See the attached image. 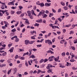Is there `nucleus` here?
I'll return each instance as SVG.
<instances>
[{
	"label": "nucleus",
	"mask_w": 77,
	"mask_h": 77,
	"mask_svg": "<svg viewBox=\"0 0 77 77\" xmlns=\"http://www.w3.org/2000/svg\"><path fill=\"white\" fill-rule=\"evenodd\" d=\"M29 54V52H27L26 53H24L23 54V56H26V55H28Z\"/></svg>",
	"instance_id": "aec40b11"
},
{
	"label": "nucleus",
	"mask_w": 77,
	"mask_h": 77,
	"mask_svg": "<svg viewBox=\"0 0 77 77\" xmlns=\"http://www.w3.org/2000/svg\"><path fill=\"white\" fill-rule=\"evenodd\" d=\"M45 13H46V14H48V13H49V11H48V10H46L45 11Z\"/></svg>",
	"instance_id": "680f3d73"
},
{
	"label": "nucleus",
	"mask_w": 77,
	"mask_h": 77,
	"mask_svg": "<svg viewBox=\"0 0 77 77\" xmlns=\"http://www.w3.org/2000/svg\"><path fill=\"white\" fill-rule=\"evenodd\" d=\"M71 48L73 50H75V47H74L72 46L71 47Z\"/></svg>",
	"instance_id": "473e14b6"
},
{
	"label": "nucleus",
	"mask_w": 77,
	"mask_h": 77,
	"mask_svg": "<svg viewBox=\"0 0 77 77\" xmlns=\"http://www.w3.org/2000/svg\"><path fill=\"white\" fill-rule=\"evenodd\" d=\"M33 9L34 11H36V6L35 5L33 6Z\"/></svg>",
	"instance_id": "e433bc0d"
},
{
	"label": "nucleus",
	"mask_w": 77,
	"mask_h": 77,
	"mask_svg": "<svg viewBox=\"0 0 77 77\" xmlns=\"http://www.w3.org/2000/svg\"><path fill=\"white\" fill-rule=\"evenodd\" d=\"M14 72H17V69L16 68H14Z\"/></svg>",
	"instance_id": "58836bf2"
},
{
	"label": "nucleus",
	"mask_w": 77,
	"mask_h": 77,
	"mask_svg": "<svg viewBox=\"0 0 77 77\" xmlns=\"http://www.w3.org/2000/svg\"><path fill=\"white\" fill-rule=\"evenodd\" d=\"M12 44H8V47H11V46H12Z\"/></svg>",
	"instance_id": "bf43d9fd"
},
{
	"label": "nucleus",
	"mask_w": 77,
	"mask_h": 77,
	"mask_svg": "<svg viewBox=\"0 0 77 77\" xmlns=\"http://www.w3.org/2000/svg\"><path fill=\"white\" fill-rule=\"evenodd\" d=\"M61 55L63 57L65 56V52H63L61 54Z\"/></svg>",
	"instance_id": "c756f323"
},
{
	"label": "nucleus",
	"mask_w": 77,
	"mask_h": 77,
	"mask_svg": "<svg viewBox=\"0 0 77 77\" xmlns=\"http://www.w3.org/2000/svg\"><path fill=\"white\" fill-rule=\"evenodd\" d=\"M55 61L56 62V61H57L58 60H59V56H58V57L55 58L54 57V58Z\"/></svg>",
	"instance_id": "9d476101"
},
{
	"label": "nucleus",
	"mask_w": 77,
	"mask_h": 77,
	"mask_svg": "<svg viewBox=\"0 0 77 77\" xmlns=\"http://www.w3.org/2000/svg\"><path fill=\"white\" fill-rule=\"evenodd\" d=\"M53 15V13H50L49 15V17H52Z\"/></svg>",
	"instance_id": "a18cd8bd"
},
{
	"label": "nucleus",
	"mask_w": 77,
	"mask_h": 77,
	"mask_svg": "<svg viewBox=\"0 0 77 77\" xmlns=\"http://www.w3.org/2000/svg\"><path fill=\"white\" fill-rule=\"evenodd\" d=\"M27 13L28 14L29 16H31L32 15V12L30 11H28Z\"/></svg>",
	"instance_id": "6e6552de"
},
{
	"label": "nucleus",
	"mask_w": 77,
	"mask_h": 77,
	"mask_svg": "<svg viewBox=\"0 0 77 77\" xmlns=\"http://www.w3.org/2000/svg\"><path fill=\"white\" fill-rule=\"evenodd\" d=\"M71 26V24H69V25H65V26H63V27H69Z\"/></svg>",
	"instance_id": "4468645a"
},
{
	"label": "nucleus",
	"mask_w": 77,
	"mask_h": 77,
	"mask_svg": "<svg viewBox=\"0 0 77 77\" xmlns=\"http://www.w3.org/2000/svg\"><path fill=\"white\" fill-rule=\"evenodd\" d=\"M65 77H68V75L67 73H66L65 74Z\"/></svg>",
	"instance_id": "774afa93"
},
{
	"label": "nucleus",
	"mask_w": 77,
	"mask_h": 77,
	"mask_svg": "<svg viewBox=\"0 0 77 77\" xmlns=\"http://www.w3.org/2000/svg\"><path fill=\"white\" fill-rule=\"evenodd\" d=\"M43 18H47L48 17V15L45 14L42 15Z\"/></svg>",
	"instance_id": "1a4fd4ad"
},
{
	"label": "nucleus",
	"mask_w": 77,
	"mask_h": 77,
	"mask_svg": "<svg viewBox=\"0 0 77 77\" xmlns=\"http://www.w3.org/2000/svg\"><path fill=\"white\" fill-rule=\"evenodd\" d=\"M72 69H73V70H76V68H75V67H73L72 68Z\"/></svg>",
	"instance_id": "13d9d810"
},
{
	"label": "nucleus",
	"mask_w": 77,
	"mask_h": 77,
	"mask_svg": "<svg viewBox=\"0 0 77 77\" xmlns=\"http://www.w3.org/2000/svg\"><path fill=\"white\" fill-rule=\"evenodd\" d=\"M61 4L63 6H65V3L63 2H61Z\"/></svg>",
	"instance_id": "b1692460"
},
{
	"label": "nucleus",
	"mask_w": 77,
	"mask_h": 77,
	"mask_svg": "<svg viewBox=\"0 0 77 77\" xmlns=\"http://www.w3.org/2000/svg\"><path fill=\"white\" fill-rule=\"evenodd\" d=\"M8 11V10H6V16H8V15H9V13L8 12H7Z\"/></svg>",
	"instance_id": "c9c22d12"
},
{
	"label": "nucleus",
	"mask_w": 77,
	"mask_h": 77,
	"mask_svg": "<svg viewBox=\"0 0 77 77\" xmlns=\"http://www.w3.org/2000/svg\"><path fill=\"white\" fill-rule=\"evenodd\" d=\"M51 35V33H48V35L47 37H49V36H50V35Z\"/></svg>",
	"instance_id": "052dcab7"
},
{
	"label": "nucleus",
	"mask_w": 77,
	"mask_h": 77,
	"mask_svg": "<svg viewBox=\"0 0 77 77\" xmlns=\"http://www.w3.org/2000/svg\"><path fill=\"white\" fill-rule=\"evenodd\" d=\"M64 41H65V40H64V39L60 41V43L61 44H63V42H64Z\"/></svg>",
	"instance_id": "2f4dec72"
},
{
	"label": "nucleus",
	"mask_w": 77,
	"mask_h": 77,
	"mask_svg": "<svg viewBox=\"0 0 77 77\" xmlns=\"http://www.w3.org/2000/svg\"><path fill=\"white\" fill-rule=\"evenodd\" d=\"M41 70H38V72H37V74H39L40 72L41 73Z\"/></svg>",
	"instance_id": "5fc2aeb1"
},
{
	"label": "nucleus",
	"mask_w": 77,
	"mask_h": 77,
	"mask_svg": "<svg viewBox=\"0 0 77 77\" xmlns=\"http://www.w3.org/2000/svg\"><path fill=\"white\" fill-rule=\"evenodd\" d=\"M42 19H38L36 20V22H37L38 23H42Z\"/></svg>",
	"instance_id": "0eeeda50"
},
{
	"label": "nucleus",
	"mask_w": 77,
	"mask_h": 77,
	"mask_svg": "<svg viewBox=\"0 0 77 77\" xmlns=\"http://www.w3.org/2000/svg\"><path fill=\"white\" fill-rule=\"evenodd\" d=\"M11 31L12 32H16V29L15 28H14V29H12Z\"/></svg>",
	"instance_id": "72a5a7b5"
},
{
	"label": "nucleus",
	"mask_w": 77,
	"mask_h": 77,
	"mask_svg": "<svg viewBox=\"0 0 77 77\" xmlns=\"http://www.w3.org/2000/svg\"><path fill=\"white\" fill-rule=\"evenodd\" d=\"M33 72L32 70H31L29 72V74H31V75H32L33 74Z\"/></svg>",
	"instance_id": "4c0bfd02"
},
{
	"label": "nucleus",
	"mask_w": 77,
	"mask_h": 77,
	"mask_svg": "<svg viewBox=\"0 0 77 77\" xmlns=\"http://www.w3.org/2000/svg\"><path fill=\"white\" fill-rule=\"evenodd\" d=\"M3 66H6V64H4L0 65L1 68H2V67H3Z\"/></svg>",
	"instance_id": "5701e85b"
},
{
	"label": "nucleus",
	"mask_w": 77,
	"mask_h": 77,
	"mask_svg": "<svg viewBox=\"0 0 77 77\" xmlns=\"http://www.w3.org/2000/svg\"><path fill=\"white\" fill-rule=\"evenodd\" d=\"M14 47L11 48L8 51H10V53H12L13 51H14Z\"/></svg>",
	"instance_id": "423d86ee"
},
{
	"label": "nucleus",
	"mask_w": 77,
	"mask_h": 77,
	"mask_svg": "<svg viewBox=\"0 0 77 77\" xmlns=\"http://www.w3.org/2000/svg\"><path fill=\"white\" fill-rule=\"evenodd\" d=\"M24 16V13H22L20 14V17H23Z\"/></svg>",
	"instance_id": "393cba45"
},
{
	"label": "nucleus",
	"mask_w": 77,
	"mask_h": 77,
	"mask_svg": "<svg viewBox=\"0 0 77 77\" xmlns=\"http://www.w3.org/2000/svg\"><path fill=\"white\" fill-rule=\"evenodd\" d=\"M63 9H64V10H65V11L66 10H68V7H66V6H64L63 7Z\"/></svg>",
	"instance_id": "bb28decb"
},
{
	"label": "nucleus",
	"mask_w": 77,
	"mask_h": 77,
	"mask_svg": "<svg viewBox=\"0 0 77 77\" xmlns=\"http://www.w3.org/2000/svg\"><path fill=\"white\" fill-rule=\"evenodd\" d=\"M31 38L32 39H36V38L35 37H34L33 36H32L31 37Z\"/></svg>",
	"instance_id": "a19ab883"
},
{
	"label": "nucleus",
	"mask_w": 77,
	"mask_h": 77,
	"mask_svg": "<svg viewBox=\"0 0 77 77\" xmlns=\"http://www.w3.org/2000/svg\"><path fill=\"white\" fill-rule=\"evenodd\" d=\"M52 69H51L47 71V72L48 73H51V74H53L54 72H52Z\"/></svg>",
	"instance_id": "7ed1b4c3"
},
{
	"label": "nucleus",
	"mask_w": 77,
	"mask_h": 77,
	"mask_svg": "<svg viewBox=\"0 0 77 77\" xmlns=\"http://www.w3.org/2000/svg\"><path fill=\"white\" fill-rule=\"evenodd\" d=\"M74 44H77V39H75L74 40Z\"/></svg>",
	"instance_id": "3c124183"
},
{
	"label": "nucleus",
	"mask_w": 77,
	"mask_h": 77,
	"mask_svg": "<svg viewBox=\"0 0 77 77\" xmlns=\"http://www.w3.org/2000/svg\"><path fill=\"white\" fill-rule=\"evenodd\" d=\"M58 23V20H56L55 21V24H57V23Z\"/></svg>",
	"instance_id": "09e8293b"
},
{
	"label": "nucleus",
	"mask_w": 77,
	"mask_h": 77,
	"mask_svg": "<svg viewBox=\"0 0 77 77\" xmlns=\"http://www.w3.org/2000/svg\"><path fill=\"white\" fill-rule=\"evenodd\" d=\"M17 38V36H14L11 38V39L12 40H14V38Z\"/></svg>",
	"instance_id": "c85d7f7f"
},
{
	"label": "nucleus",
	"mask_w": 77,
	"mask_h": 77,
	"mask_svg": "<svg viewBox=\"0 0 77 77\" xmlns=\"http://www.w3.org/2000/svg\"><path fill=\"white\" fill-rule=\"evenodd\" d=\"M1 9H5V7H4V5H2V6L1 7Z\"/></svg>",
	"instance_id": "e2e57ef3"
},
{
	"label": "nucleus",
	"mask_w": 77,
	"mask_h": 77,
	"mask_svg": "<svg viewBox=\"0 0 77 77\" xmlns=\"http://www.w3.org/2000/svg\"><path fill=\"white\" fill-rule=\"evenodd\" d=\"M25 65L27 67H28V66H29V64H28V63H27V62H25Z\"/></svg>",
	"instance_id": "49530a36"
},
{
	"label": "nucleus",
	"mask_w": 77,
	"mask_h": 77,
	"mask_svg": "<svg viewBox=\"0 0 77 77\" xmlns=\"http://www.w3.org/2000/svg\"><path fill=\"white\" fill-rule=\"evenodd\" d=\"M21 11H18L16 13L17 15H20L21 14Z\"/></svg>",
	"instance_id": "412c9836"
},
{
	"label": "nucleus",
	"mask_w": 77,
	"mask_h": 77,
	"mask_svg": "<svg viewBox=\"0 0 77 77\" xmlns=\"http://www.w3.org/2000/svg\"><path fill=\"white\" fill-rule=\"evenodd\" d=\"M59 66L60 67V68H65V66H63V65H62L61 63H59Z\"/></svg>",
	"instance_id": "ddd939ff"
},
{
	"label": "nucleus",
	"mask_w": 77,
	"mask_h": 77,
	"mask_svg": "<svg viewBox=\"0 0 77 77\" xmlns=\"http://www.w3.org/2000/svg\"><path fill=\"white\" fill-rule=\"evenodd\" d=\"M48 61V59H45V60H44V63H45L46 62H47Z\"/></svg>",
	"instance_id": "603ef678"
},
{
	"label": "nucleus",
	"mask_w": 77,
	"mask_h": 77,
	"mask_svg": "<svg viewBox=\"0 0 77 77\" xmlns=\"http://www.w3.org/2000/svg\"><path fill=\"white\" fill-rule=\"evenodd\" d=\"M32 50L34 51H37V49L33 48Z\"/></svg>",
	"instance_id": "de8ad7c7"
},
{
	"label": "nucleus",
	"mask_w": 77,
	"mask_h": 77,
	"mask_svg": "<svg viewBox=\"0 0 77 77\" xmlns=\"http://www.w3.org/2000/svg\"><path fill=\"white\" fill-rule=\"evenodd\" d=\"M35 42V40H33V41H31L30 42H29V44H33Z\"/></svg>",
	"instance_id": "dca6fc26"
},
{
	"label": "nucleus",
	"mask_w": 77,
	"mask_h": 77,
	"mask_svg": "<svg viewBox=\"0 0 77 77\" xmlns=\"http://www.w3.org/2000/svg\"><path fill=\"white\" fill-rule=\"evenodd\" d=\"M25 44L26 45H29V41L27 40H26L25 41Z\"/></svg>",
	"instance_id": "20e7f679"
},
{
	"label": "nucleus",
	"mask_w": 77,
	"mask_h": 77,
	"mask_svg": "<svg viewBox=\"0 0 77 77\" xmlns=\"http://www.w3.org/2000/svg\"><path fill=\"white\" fill-rule=\"evenodd\" d=\"M20 59L21 60H24V59H25V58H24V57H20Z\"/></svg>",
	"instance_id": "ea45409f"
},
{
	"label": "nucleus",
	"mask_w": 77,
	"mask_h": 77,
	"mask_svg": "<svg viewBox=\"0 0 77 77\" xmlns=\"http://www.w3.org/2000/svg\"><path fill=\"white\" fill-rule=\"evenodd\" d=\"M12 71V69H10V70H8L7 72L8 74H10L11 72V71Z\"/></svg>",
	"instance_id": "6ab92c4d"
},
{
	"label": "nucleus",
	"mask_w": 77,
	"mask_h": 77,
	"mask_svg": "<svg viewBox=\"0 0 77 77\" xmlns=\"http://www.w3.org/2000/svg\"><path fill=\"white\" fill-rule=\"evenodd\" d=\"M25 23H26V24H29V21H28V20H25Z\"/></svg>",
	"instance_id": "79ce46f5"
},
{
	"label": "nucleus",
	"mask_w": 77,
	"mask_h": 77,
	"mask_svg": "<svg viewBox=\"0 0 77 77\" xmlns=\"http://www.w3.org/2000/svg\"><path fill=\"white\" fill-rule=\"evenodd\" d=\"M45 66V65L43 64L40 67L41 68H44Z\"/></svg>",
	"instance_id": "6e6d98bb"
},
{
	"label": "nucleus",
	"mask_w": 77,
	"mask_h": 77,
	"mask_svg": "<svg viewBox=\"0 0 77 77\" xmlns=\"http://www.w3.org/2000/svg\"><path fill=\"white\" fill-rule=\"evenodd\" d=\"M3 72L5 74H6V73H7V71H6V70H3Z\"/></svg>",
	"instance_id": "4d7b16f0"
},
{
	"label": "nucleus",
	"mask_w": 77,
	"mask_h": 77,
	"mask_svg": "<svg viewBox=\"0 0 77 77\" xmlns=\"http://www.w3.org/2000/svg\"><path fill=\"white\" fill-rule=\"evenodd\" d=\"M56 28H57V29H59V28L58 26H54V29H56Z\"/></svg>",
	"instance_id": "c03bdc74"
},
{
	"label": "nucleus",
	"mask_w": 77,
	"mask_h": 77,
	"mask_svg": "<svg viewBox=\"0 0 77 77\" xmlns=\"http://www.w3.org/2000/svg\"><path fill=\"white\" fill-rule=\"evenodd\" d=\"M4 23L5 24H8V22L6 21H4Z\"/></svg>",
	"instance_id": "69168bd1"
},
{
	"label": "nucleus",
	"mask_w": 77,
	"mask_h": 77,
	"mask_svg": "<svg viewBox=\"0 0 77 77\" xmlns=\"http://www.w3.org/2000/svg\"><path fill=\"white\" fill-rule=\"evenodd\" d=\"M57 20L60 22H62V19H61L60 18H58Z\"/></svg>",
	"instance_id": "f704fd0d"
},
{
	"label": "nucleus",
	"mask_w": 77,
	"mask_h": 77,
	"mask_svg": "<svg viewBox=\"0 0 77 77\" xmlns=\"http://www.w3.org/2000/svg\"><path fill=\"white\" fill-rule=\"evenodd\" d=\"M45 43L48 44H52V42L50 40L48 39L45 41Z\"/></svg>",
	"instance_id": "f257e3e1"
},
{
	"label": "nucleus",
	"mask_w": 77,
	"mask_h": 77,
	"mask_svg": "<svg viewBox=\"0 0 77 77\" xmlns=\"http://www.w3.org/2000/svg\"><path fill=\"white\" fill-rule=\"evenodd\" d=\"M61 8L59 9L58 11V12H61Z\"/></svg>",
	"instance_id": "0e129e2a"
},
{
	"label": "nucleus",
	"mask_w": 77,
	"mask_h": 77,
	"mask_svg": "<svg viewBox=\"0 0 77 77\" xmlns=\"http://www.w3.org/2000/svg\"><path fill=\"white\" fill-rule=\"evenodd\" d=\"M51 3H45V6H50Z\"/></svg>",
	"instance_id": "f8f14e48"
},
{
	"label": "nucleus",
	"mask_w": 77,
	"mask_h": 77,
	"mask_svg": "<svg viewBox=\"0 0 77 77\" xmlns=\"http://www.w3.org/2000/svg\"><path fill=\"white\" fill-rule=\"evenodd\" d=\"M31 35H33V34L35 33V34H36V32L35 31H31Z\"/></svg>",
	"instance_id": "2eb2a0df"
},
{
	"label": "nucleus",
	"mask_w": 77,
	"mask_h": 77,
	"mask_svg": "<svg viewBox=\"0 0 77 77\" xmlns=\"http://www.w3.org/2000/svg\"><path fill=\"white\" fill-rule=\"evenodd\" d=\"M19 50L20 51V52L21 51H24V50L23 49H20Z\"/></svg>",
	"instance_id": "864d4df0"
},
{
	"label": "nucleus",
	"mask_w": 77,
	"mask_h": 77,
	"mask_svg": "<svg viewBox=\"0 0 77 77\" xmlns=\"http://www.w3.org/2000/svg\"><path fill=\"white\" fill-rule=\"evenodd\" d=\"M16 39L15 40V42H17L19 41V38H16Z\"/></svg>",
	"instance_id": "a211bd4d"
},
{
	"label": "nucleus",
	"mask_w": 77,
	"mask_h": 77,
	"mask_svg": "<svg viewBox=\"0 0 77 77\" xmlns=\"http://www.w3.org/2000/svg\"><path fill=\"white\" fill-rule=\"evenodd\" d=\"M31 57L32 58V59H35V56L33 54H32L29 57L30 58H31Z\"/></svg>",
	"instance_id": "f3484780"
},
{
	"label": "nucleus",
	"mask_w": 77,
	"mask_h": 77,
	"mask_svg": "<svg viewBox=\"0 0 77 77\" xmlns=\"http://www.w3.org/2000/svg\"><path fill=\"white\" fill-rule=\"evenodd\" d=\"M33 51H32V49H29V56H30L32 54V52Z\"/></svg>",
	"instance_id": "39448f33"
},
{
	"label": "nucleus",
	"mask_w": 77,
	"mask_h": 77,
	"mask_svg": "<svg viewBox=\"0 0 77 77\" xmlns=\"http://www.w3.org/2000/svg\"><path fill=\"white\" fill-rule=\"evenodd\" d=\"M37 47H38L39 48V47H41L42 46V45H37Z\"/></svg>",
	"instance_id": "8fccbe9b"
},
{
	"label": "nucleus",
	"mask_w": 77,
	"mask_h": 77,
	"mask_svg": "<svg viewBox=\"0 0 77 77\" xmlns=\"http://www.w3.org/2000/svg\"><path fill=\"white\" fill-rule=\"evenodd\" d=\"M41 6H45V5H44V4H43V3H41L39 5Z\"/></svg>",
	"instance_id": "7c9ffc66"
},
{
	"label": "nucleus",
	"mask_w": 77,
	"mask_h": 77,
	"mask_svg": "<svg viewBox=\"0 0 77 77\" xmlns=\"http://www.w3.org/2000/svg\"><path fill=\"white\" fill-rule=\"evenodd\" d=\"M45 11L44 10H42L40 12V13H41V15H43V14H45Z\"/></svg>",
	"instance_id": "9b49d317"
},
{
	"label": "nucleus",
	"mask_w": 77,
	"mask_h": 77,
	"mask_svg": "<svg viewBox=\"0 0 77 77\" xmlns=\"http://www.w3.org/2000/svg\"><path fill=\"white\" fill-rule=\"evenodd\" d=\"M6 52H5L3 53H2V56H5L6 55Z\"/></svg>",
	"instance_id": "a878e982"
},
{
	"label": "nucleus",
	"mask_w": 77,
	"mask_h": 77,
	"mask_svg": "<svg viewBox=\"0 0 77 77\" xmlns=\"http://www.w3.org/2000/svg\"><path fill=\"white\" fill-rule=\"evenodd\" d=\"M74 32L73 31H71L70 32V33H69V34L70 35H71V34H74Z\"/></svg>",
	"instance_id": "cd10ccee"
},
{
	"label": "nucleus",
	"mask_w": 77,
	"mask_h": 77,
	"mask_svg": "<svg viewBox=\"0 0 77 77\" xmlns=\"http://www.w3.org/2000/svg\"><path fill=\"white\" fill-rule=\"evenodd\" d=\"M5 60H3V59H2L0 60V62H4V61H5Z\"/></svg>",
	"instance_id": "338daca9"
},
{
	"label": "nucleus",
	"mask_w": 77,
	"mask_h": 77,
	"mask_svg": "<svg viewBox=\"0 0 77 77\" xmlns=\"http://www.w3.org/2000/svg\"><path fill=\"white\" fill-rule=\"evenodd\" d=\"M19 9H20V10L22 9L23 8V7L21 6H19Z\"/></svg>",
	"instance_id": "37998d69"
},
{
	"label": "nucleus",
	"mask_w": 77,
	"mask_h": 77,
	"mask_svg": "<svg viewBox=\"0 0 77 77\" xmlns=\"http://www.w3.org/2000/svg\"><path fill=\"white\" fill-rule=\"evenodd\" d=\"M44 61V60L43 59H41L39 61V63H42V62H43Z\"/></svg>",
	"instance_id": "4be33fe9"
},
{
	"label": "nucleus",
	"mask_w": 77,
	"mask_h": 77,
	"mask_svg": "<svg viewBox=\"0 0 77 77\" xmlns=\"http://www.w3.org/2000/svg\"><path fill=\"white\" fill-rule=\"evenodd\" d=\"M53 58H54V56H51L49 57L48 60L49 62H51V61L53 60Z\"/></svg>",
	"instance_id": "f03ea898"
}]
</instances>
